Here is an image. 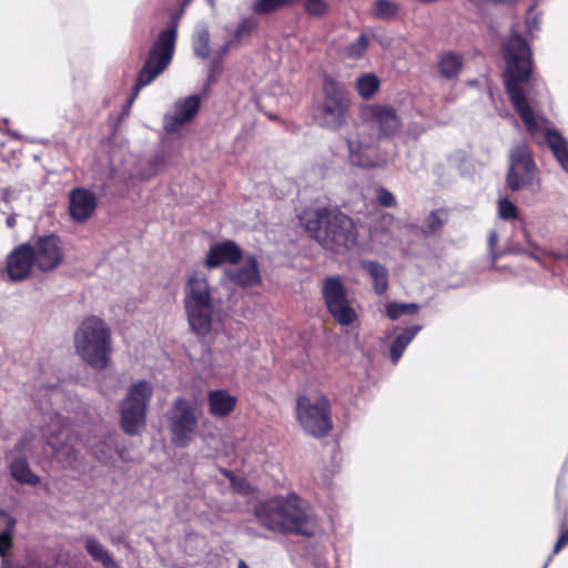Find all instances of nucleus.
<instances>
[{
    "label": "nucleus",
    "instance_id": "1",
    "mask_svg": "<svg viewBox=\"0 0 568 568\" xmlns=\"http://www.w3.org/2000/svg\"><path fill=\"white\" fill-rule=\"evenodd\" d=\"M506 70L504 82L509 100L532 139L546 143L561 169L568 174V141L559 131L552 130L549 122L536 113L537 101L534 95L531 75V51L526 40L514 32L503 44Z\"/></svg>",
    "mask_w": 568,
    "mask_h": 568
},
{
    "label": "nucleus",
    "instance_id": "2",
    "mask_svg": "<svg viewBox=\"0 0 568 568\" xmlns=\"http://www.w3.org/2000/svg\"><path fill=\"white\" fill-rule=\"evenodd\" d=\"M300 220L323 248L335 254H345L359 245L355 222L337 207L306 209Z\"/></svg>",
    "mask_w": 568,
    "mask_h": 568
},
{
    "label": "nucleus",
    "instance_id": "3",
    "mask_svg": "<svg viewBox=\"0 0 568 568\" xmlns=\"http://www.w3.org/2000/svg\"><path fill=\"white\" fill-rule=\"evenodd\" d=\"M254 515L257 521L270 530L314 535V517L307 503L296 494L262 501L256 505Z\"/></svg>",
    "mask_w": 568,
    "mask_h": 568
},
{
    "label": "nucleus",
    "instance_id": "4",
    "mask_svg": "<svg viewBox=\"0 0 568 568\" xmlns=\"http://www.w3.org/2000/svg\"><path fill=\"white\" fill-rule=\"evenodd\" d=\"M74 348L93 369H105L112 353L111 332L106 323L98 316L84 318L74 333Z\"/></svg>",
    "mask_w": 568,
    "mask_h": 568
},
{
    "label": "nucleus",
    "instance_id": "5",
    "mask_svg": "<svg viewBox=\"0 0 568 568\" xmlns=\"http://www.w3.org/2000/svg\"><path fill=\"white\" fill-rule=\"evenodd\" d=\"M183 12L184 7L171 13L168 27L159 33L152 43L143 67L139 72L130 103L136 98L142 88L152 83L170 65L175 52L178 27Z\"/></svg>",
    "mask_w": 568,
    "mask_h": 568
},
{
    "label": "nucleus",
    "instance_id": "6",
    "mask_svg": "<svg viewBox=\"0 0 568 568\" xmlns=\"http://www.w3.org/2000/svg\"><path fill=\"white\" fill-rule=\"evenodd\" d=\"M184 308L191 329L199 336L209 334L215 310L213 288L203 273L194 272L184 290Z\"/></svg>",
    "mask_w": 568,
    "mask_h": 568
},
{
    "label": "nucleus",
    "instance_id": "7",
    "mask_svg": "<svg viewBox=\"0 0 568 568\" xmlns=\"http://www.w3.org/2000/svg\"><path fill=\"white\" fill-rule=\"evenodd\" d=\"M153 395V386L146 381L131 385L120 405V424L128 435H136L145 426L146 408Z\"/></svg>",
    "mask_w": 568,
    "mask_h": 568
},
{
    "label": "nucleus",
    "instance_id": "8",
    "mask_svg": "<svg viewBox=\"0 0 568 568\" xmlns=\"http://www.w3.org/2000/svg\"><path fill=\"white\" fill-rule=\"evenodd\" d=\"M323 91V102L317 106L314 116L321 126L336 131L346 123L349 99L344 87L333 79L325 80Z\"/></svg>",
    "mask_w": 568,
    "mask_h": 568
},
{
    "label": "nucleus",
    "instance_id": "9",
    "mask_svg": "<svg viewBox=\"0 0 568 568\" xmlns=\"http://www.w3.org/2000/svg\"><path fill=\"white\" fill-rule=\"evenodd\" d=\"M201 410L195 402L178 397L169 412L171 440L176 447H187L199 434Z\"/></svg>",
    "mask_w": 568,
    "mask_h": 568
},
{
    "label": "nucleus",
    "instance_id": "10",
    "mask_svg": "<svg viewBox=\"0 0 568 568\" xmlns=\"http://www.w3.org/2000/svg\"><path fill=\"white\" fill-rule=\"evenodd\" d=\"M506 183L511 191L530 187H534L535 191L540 190L539 170L527 144H517L509 151Z\"/></svg>",
    "mask_w": 568,
    "mask_h": 568
},
{
    "label": "nucleus",
    "instance_id": "11",
    "mask_svg": "<svg viewBox=\"0 0 568 568\" xmlns=\"http://www.w3.org/2000/svg\"><path fill=\"white\" fill-rule=\"evenodd\" d=\"M296 416L304 432L313 437H325L333 428L329 400L324 396L315 402L300 397L296 404Z\"/></svg>",
    "mask_w": 568,
    "mask_h": 568
},
{
    "label": "nucleus",
    "instance_id": "12",
    "mask_svg": "<svg viewBox=\"0 0 568 568\" xmlns=\"http://www.w3.org/2000/svg\"><path fill=\"white\" fill-rule=\"evenodd\" d=\"M322 294L328 313L339 325L349 326L357 320L339 277H326L323 281Z\"/></svg>",
    "mask_w": 568,
    "mask_h": 568
},
{
    "label": "nucleus",
    "instance_id": "13",
    "mask_svg": "<svg viewBox=\"0 0 568 568\" xmlns=\"http://www.w3.org/2000/svg\"><path fill=\"white\" fill-rule=\"evenodd\" d=\"M351 162L359 168L374 169L386 164L384 156L379 154L376 139L368 133H358L347 140Z\"/></svg>",
    "mask_w": 568,
    "mask_h": 568
},
{
    "label": "nucleus",
    "instance_id": "14",
    "mask_svg": "<svg viewBox=\"0 0 568 568\" xmlns=\"http://www.w3.org/2000/svg\"><path fill=\"white\" fill-rule=\"evenodd\" d=\"M363 116L379 136H393L402 128V119L397 110L389 104H371L363 111Z\"/></svg>",
    "mask_w": 568,
    "mask_h": 568
},
{
    "label": "nucleus",
    "instance_id": "15",
    "mask_svg": "<svg viewBox=\"0 0 568 568\" xmlns=\"http://www.w3.org/2000/svg\"><path fill=\"white\" fill-rule=\"evenodd\" d=\"M31 252L34 265L41 271L55 268L63 257L59 237L53 234L39 236L31 244Z\"/></svg>",
    "mask_w": 568,
    "mask_h": 568
},
{
    "label": "nucleus",
    "instance_id": "16",
    "mask_svg": "<svg viewBox=\"0 0 568 568\" xmlns=\"http://www.w3.org/2000/svg\"><path fill=\"white\" fill-rule=\"evenodd\" d=\"M201 100L199 95H189L178 100L172 113L163 119V128L168 133H175L190 122L200 110Z\"/></svg>",
    "mask_w": 568,
    "mask_h": 568
},
{
    "label": "nucleus",
    "instance_id": "17",
    "mask_svg": "<svg viewBox=\"0 0 568 568\" xmlns=\"http://www.w3.org/2000/svg\"><path fill=\"white\" fill-rule=\"evenodd\" d=\"M225 274L230 281L241 287H253L262 283L258 263L253 255L244 258L226 268Z\"/></svg>",
    "mask_w": 568,
    "mask_h": 568
},
{
    "label": "nucleus",
    "instance_id": "18",
    "mask_svg": "<svg viewBox=\"0 0 568 568\" xmlns=\"http://www.w3.org/2000/svg\"><path fill=\"white\" fill-rule=\"evenodd\" d=\"M97 196L90 190L75 187L69 193V214L75 222L88 221L95 212Z\"/></svg>",
    "mask_w": 568,
    "mask_h": 568
},
{
    "label": "nucleus",
    "instance_id": "19",
    "mask_svg": "<svg viewBox=\"0 0 568 568\" xmlns=\"http://www.w3.org/2000/svg\"><path fill=\"white\" fill-rule=\"evenodd\" d=\"M34 265L31 243L14 248L7 258V273L11 281L19 282L27 278Z\"/></svg>",
    "mask_w": 568,
    "mask_h": 568
},
{
    "label": "nucleus",
    "instance_id": "20",
    "mask_svg": "<svg viewBox=\"0 0 568 568\" xmlns=\"http://www.w3.org/2000/svg\"><path fill=\"white\" fill-rule=\"evenodd\" d=\"M258 24L255 16L243 17L240 19L233 31H227L224 43L216 50L217 58H224L230 50L239 48L247 40Z\"/></svg>",
    "mask_w": 568,
    "mask_h": 568
},
{
    "label": "nucleus",
    "instance_id": "21",
    "mask_svg": "<svg viewBox=\"0 0 568 568\" xmlns=\"http://www.w3.org/2000/svg\"><path fill=\"white\" fill-rule=\"evenodd\" d=\"M242 260V250L233 241H224L210 247L204 265L207 268H215L223 263L232 266Z\"/></svg>",
    "mask_w": 568,
    "mask_h": 568
},
{
    "label": "nucleus",
    "instance_id": "22",
    "mask_svg": "<svg viewBox=\"0 0 568 568\" xmlns=\"http://www.w3.org/2000/svg\"><path fill=\"white\" fill-rule=\"evenodd\" d=\"M207 402L211 415L224 417L234 410L236 397L225 389H215L209 393Z\"/></svg>",
    "mask_w": 568,
    "mask_h": 568
},
{
    "label": "nucleus",
    "instance_id": "23",
    "mask_svg": "<svg viewBox=\"0 0 568 568\" xmlns=\"http://www.w3.org/2000/svg\"><path fill=\"white\" fill-rule=\"evenodd\" d=\"M68 439L67 430L62 428L57 434L47 436V444L52 447L58 458L72 465L78 458V452L67 443Z\"/></svg>",
    "mask_w": 568,
    "mask_h": 568
},
{
    "label": "nucleus",
    "instance_id": "24",
    "mask_svg": "<svg viewBox=\"0 0 568 568\" xmlns=\"http://www.w3.org/2000/svg\"><path fill=\"white\" fill-rule=\"evenodd\" d=\"M362 266L372 278L375 293L383 295L388 288L387 268L376 261H363Z\"/></svg>",
    "mask_w": 568,
    "mask_h": 568
},
{
    "label": "nucleus",
    "instance_id": "25",
    "mask_svg": "<svg viewBox=\"0 0 568 568\" xmlns=\"http://www.w3.org/2000/svg\"><path fill=\"white\" fill-rule=\"evenodd\" d=\"M394 216L390 214H382L369 231V236L383 245H388L394 240L393 227Z\"/></svg>",
    "mask_w": 568,
    "mask_h": 568
},
{
    "label": "nucleus",
    "instance_id": "26",
    "mask_svg": "<svg viewBox=\"0 0 568 568\" xmlns=\"http://www.w3.org/2000/svg\"><path fill=\"white\" fill-rule=\"evenodd\" d=\"M439 74L448 80L459 75L463 67V57L454 52H445L440 54L437 62Z\"/></svg>",
    "mask_w": 568,
    "mask_h": 568
},
{
    "label": "nucleus",
    "instance_id": "27",
    "mask_svg": "<svg viewBox=\"0 0 568 568\" xmlns=\"http://www.w3.org/2000/svg\"><path fill=\"white\" fill-rule=\"evenodd\" d=\"M422 326L413 325L404 329L400 334L396 336L393 344L390 345L389 356L393 364H397L400 359L404 351L414 339V337L419 333Z\"/></svg>",
    "mask_w": 568,
    "mask_h": 568
},
{
    "label": "nucleus",
    "instance_id": "28",
    "mask_svg": "<svg viewBox=\"0 0 568 568\" xmlns=\"http://www.w3.org/2000/svg\"><path fill=\"white\" fill-rule=\"evenodd\" d=\"M210 31L205 23H197L192 37L194 54L201 59H207L211 54Z\"/></svg>",
    "mask_w": 568,
    "mask_h": 568
},
{
    "label": "nucleus",
    "instance_id": "29",
    "mask_svg": "<svg viewBox=\"0 0 568 568\" xmlns=\"http://www.w3.org/2000/svg\"><path fill=\"white\" fill-rule=\"evenodd\" d=\"M85 549L92 559L104 568H120L106 549L94 538L85 539Z\"/></svg>",
    "mask_w": 568,
    "mask_h": 568
},
{
    "label": "nucleus",
    "instance_id": "30",
    "mask_svg": "<svg viewBox=\"0 0 568 568\" xmlns=\"http://www.w3.org/2000/svg\"><path fill=\"white\" fill-rule=\"evenodd\" d=\"M381 81L374 73H364L356 79L355 89L361 98L368 100L379 90Z\"/></svg>",
    "mask_w": 568,
    "mask_h": 568
},
{
    "label": "nucleus",
    "instance_id": "31",
    "mask_svg": "<svg viewBox=\"0 0 568 568\" xmlns=\"http://www.w3.org/2000/svg\"><path fill=\"white\" fill-rule=\"evenodd\" d=\"M12 477L22 484L37 485L40 480L34 475L24 458H17L10 466Z\"/></svg>",
    "mask_w": 568,
    "mask_h": 568
},
{
    "label": "nucleus",
    "instance_id": "32",
    "mask_svg": "<svg viewBox=\"0 0 568 568\" xmlns=\"http://www.w3.org/2000/svg\"><path fill=\"white\" fill-rule=\"evenodd\" d=\"M446 221H447V214L445 211H443V210L433 211L424 220V222L420 226V230L426 235L435 234L439 230H442V227L444 226Z\"/></svg>",
    "mask_w": 568,
    "mask_h": 568
},
{
    "label": "nucleus",
    "instance_id": "33",
    "mask_svg": "<svg viewBox=\"0 0 568 568\" xmlns=\"http://www.w3.org/2000/svg\"><path fill=\"white\" fill-rule=\"evenodd\" d=\"M368 44H369V40H368L367 36L362 33L356 38L355 41H353L345 48L344 57L352 59V60H358L366 52Z\"/></svg>",
    "mask_w": 568,
    "mask_h": 568
},
{
    "label": "nucleus",
    "instance_id": "34",
    "mask_svg": "<svg viewBox=\"0 0 568 568\" xmlns=\"http://www.w3.org/2000/svg\"><path fill=\"white\" fill-rule=\"evenodd\" d=\"M376 19L390 20L398 13L397 2H374L371 9Z\"/></svg>",
    "mask_w": 568,
    "mask_h": 568
},
{
    "label": "nucleus",
    "instance_id": "35",
    "mask_svg": "<svg viewBox=\"0 0 568 568\" xmlns=\"http://www.w3.org/2000/svg\"><path fill=\"white\" fill-rule=\"evenodd\" d=\"M0 520L6 524V529L0 532V556L3 557L11 547V532L14 528V520L4 511H0Z\"/></svg>",
    "mask_w": 568,
    "mask_h": 568
},
{
    "label": "nucleus",
    "instance_id": "36",
    "mask_svg": "<svg viewBox=\"0 0 568 568\" xmlns=\"http://www.w3.org/2000/svg\"><path fill=\"white\" fill-rule=\"evenodd\" d=\"M419 306L415 303H390L386 307L387 316L392 320H397L402 315L415 314Z\"/></svg>",
    "mask_w": 568,
    "mask_h": 568
},
{
    "label": "nucleus",
    "instance_id": "37",
    "mask_svg": "<svg viewBox=\"0 0 568 568\" xmlns=\"http://www.w3.org/2000/svg\"><path fill=\"white\" fill-rule=\"evenodd\" d=\"M498 215L503 220H515L517 217V207L508 199L504 197L498 201Z\"/></svg>",
    "mask_w": 568,
    "mask_h": 568
},
{
    "label": "nucleus",
    "instance_id": "38",
    "mask_svg": "<svg viewBox=\"0 0 568 568\" xmlns=\"http://www.w3.org/2000/svg\"><path fill=\"white\" fill-rule=\"evenodd\" d=\"M377 202L385 207H394L397 205L394 194L385 187H378L376 191Z\"/></svg>",
    "mask_w": 568,
    "mask_h": 568
},
{
    "label": "nucleus",
    "instance_id": "39",
    "mask_svg": "<svg viewBox=\"0 0 568 568\" xmlns=\"http://www.w3.org/2000/svg\"><path fill=\"white\" fill-rule=\"evenodd\" d=\"M284 2H254L253 12L255 14H270L275 12Z\"/></svg>",
    "mask_w": 568,
    "mask_h": 568
},
{
    "label": "nucleus",
    "instance_id": "40",
    "mask_svg": "<svg viewBox=\"0 0 568 568\" xmlns=\"http://www.w3.org/2000/svg\"><path fill=\"white\" fill-rule=\"evenodd\" d=\"M308 14L321 17L327 11V2H304Z\"/></svg>",
    "mask_w": 568,
    "mask_h": 568
},
{
    "label": "nucleus",
    "instance_id": "41",
    "mask_svg": "<svg viewBox=\"0 0 568 568\" xmlns=\"http://www.w3.org/2000/svg\"><path fill=\"white\" fill-rule=\"evenodd\" d=\"M526 23H527L528 31L530 33H532L535 30H538V28H539V17L535 12V7H530L528 9L527 17H526Z\"/></svg>",
    "mask_w": 568,
    "mask_h": 568
},
{
    "label": "nucleus",
    "instance_id": "42",
    "mask_svg": "<svg viewBox=\"0 0 568 568\" xmlns=\"http://www.w3.org/2000/svg\"><path fill=\"white\" fill-rule=\"evenodd\" d=\"M222 474L230 479L232 487L239 491H244L245 481L242 478L236 477L231 470L222 469Z\"/></svg>",
    "mask_w": 568,
    "mask_h": 568
},
{
    "label": "nucleus",
    "instance_id": "43",
    "mask_svg": "<svg viewBox=\"0 0 568 568\" xmlns=\"http://www.w3.org/2000/svg\"><path fill=\"white\" fill-rule=\"evenodd\" d=\"M109 452H110V447L105 444H101L100 446H97L94 449H93V454L94 456L103 462V463H106L108 459H109Z\"/></svg>",
    "mask_w": 568,
    "mask_h": 568
},
{
    "label": "nucleus",
    "instance_id": "44",
    "mask_svg": "<svg viewBox=\"0 0 568 568\" xmlns=\"http://www.w3.org/2000/svg\"><path fill=\"white\" fill-rule=\"evenodd\" d=\"M566 545H568V529L566 531H562L554 547V551L552 554H557L560 551V549L562 547H565Z\"/></svg>",
    "mask_w": 568,
    "mask_h": 568
},
{
    "label": "nucleus",
    "instance_id": "45",
    "mask_svg": "<svg viewBox=\"0 0 568 568\" xmlns=\"http://www.w3.org/2000/svg\"><path fill=\"white\" fill-rule=\"evenodd\" d=\"M498 242V235L495 231H491L489 233V236H488V245H489V251H490V254L493 255V258L496 260V255L494 254V248L496 246Z\"/></svg>",
    "mask_w": 568,
    "mask_h": 568
},
{
    "label": "nucleus",
    "instance_id": "46",
    "mask_svg": "<svg viewBox=\"0 0 568 568\" xmlns=\"http://www.w3.org/2000/svg\"><path fill=\"white\" fill-rule=\"evenodd\" d=\"M6 223L9 227H13L16 225V216L14 215L8 216Z\"/></svg>",
    "mask_w": 568,
    "mask_h": 568
},
{
    "label": "nucleus",
    "instance_id": "47",
    "mask_svg": "<svg viewBox=\"0 0 568 568\" xmlns=\"http://www.w3.org/2000/svg\"><path fill=\"white\" fill-rule=\"evenodd\" d=\"M236 568H250V567L243 559H240Z\"/></svg>",
    "mask_w": 568,
    "mask_h": 568
},
{
    "label": "nucleus",
    "instance_id": "48",
    "mask_svg": "<svg viewBox=\"0 0 568 568\" xmlns=\"http://www.w3.org/2000/svg\"><path fill=\"white\" fill-rule=\"evenodd\" d=\"M20 445L21 447H24L27 445V437L22 438Z\"/></svg>",
    "mask_w": 568,
    "mask_h": 568
},
{
    "label": "nucleus",
    "instance_id": "49",
    "mask_svg": "<svg viewBox=\"0 0 568 568\" xmlns=\"http://www.w3.org/2000/svg\"><path fill=\"white\" fill-rule=\"evenodd\" d=\"M549 561H551V557L548 558L546 564H548ZM545 566H547V565H545ZM544 568H546V567H544Z\"/></svg>",
    "mask_w": 568,
    "mask_h": 568
}]
</instances>
